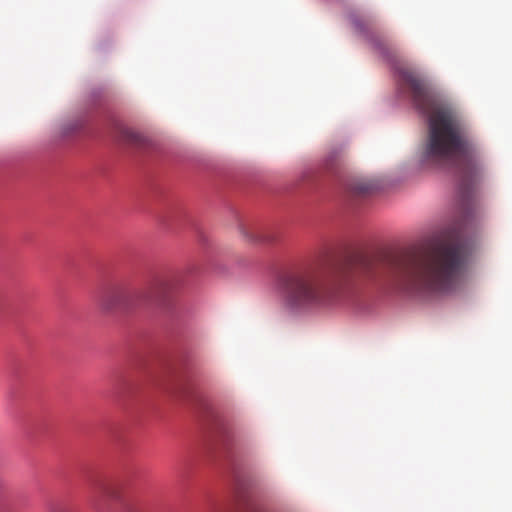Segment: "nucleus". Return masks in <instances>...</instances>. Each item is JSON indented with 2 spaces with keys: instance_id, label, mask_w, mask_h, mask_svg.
Listing matches in <instances>:
<instances>
[{
  "instance_id": "obj_1",
  "label": "nucleus",
  "mask_w": 512,
  "mask_h": 512,
  "mask_svg": "<svg viewBox=\"0 0 512 512\" xmlns=\"http://www.w3.org/2000/svg\"><path fill=\"white\" fill-rule=\"evenodd\" d=\"M399 78L415 108L428 123V137L420 155L422 164L453 167L458 179V213L466 219L478 199L485 166L457 112L441 101L438 92L418 72L404 68Z\"/></svg>"
},
{
  "instance_id": "obj_2",
  "label": "nucleus",
  "mask_w": 512,
  "mask_h": 512,
  "mask_svg": "<svg viewBox=\"0 0 512 512\" xmlns=\"http://www.w3.org/2000/svg\"><path fill=\"white\" fill-rule=\"evenodd\" d=\"M472 243L455 233L431 239L421 250L389 258L377 271V263L363 258L360 268L371 277L407 293L449 292L467 272L472 261Z\"/></svg>"
},
{
  "instance_id": "obj_3",
  "label": "nucleus",
  "mask_w": 512,
  "mask_h": 512,
  "mask_svg": "<svg viewBox=\"0 0 512 512\" xmlns=\"http://www.w3.org/2000/svg\"><path fill=\"white\" fill-rule=\"evenodd\" d=\"M348 277L345 266L317 265L282 276L278 289L288 309L303 311L328 302L345 285Z\"/></svg>"
},
{
  "instance_id": "obj_4",
  "label": "nucleus",
  "mask_w": 512,
  "mask_h": 512,
  "mask_svg": "<svg viewBox=\"0 0 512 512\" xmlns=\"http://www.w3.org/2000/svg\"><path fill=\"white\" fill-rule=\"evenodd\" d=\"M172 289L173 284L169 279L155 280L148 287L134 291L112 288L102 294L99 305L103 310L110 312L149 303H164Z\"/></svg>"
},
{
  "instance_id": "obj_5",
  "label": "nucleus",
  "mask_w": 512,
  "mask_h": 512,
  "mask_svg": "<svg viewBox=\"0 0 512 512\" xmlns=\"http://www.w3.org/2000/svg\"><path fill=\"white\" fill-rule=\"evenodd\" d=\"M240 233L251 243L268 244L276 241L277 234L258 226H241Z\"/></svg>"
},
{
  "instance_id": "obj_6",
  "label": "nucleus",
  "mask_w": 512,
  "mask_h": 512,
  "mask_svg": "<svg viewBox=\"0 0 512 512\" xmlns=\"http://www.w3.org/2000/svg\"><path fill=\"white\" fill-rule=\"evenodd\" d=\"M349 189L355 195H365L373 191L374 184L365 179H356L351 182Z\"/></svg>"
},
{
  "instance_id": "obj_7",
  "label": "nucleus",
  "mask_w": 512,
  "mask_h": 512,
  "mask_svg": "<svg viewBox=\"0 0 512 512\" xmlns=\"http://www.w3.org/2000/svg\"><path fill=\"white\" fill-rule=\"evenodd\" d=\"M92 494L93 498L98 500L102 497L109 496L111 494V489L106 483L99 482L93 488Z\"/></svg>"
},
{
  "instance_id": "obj_8",
  "label": "nucleus",
  "mask_w": 512,
  "mask_h": 512,
  "mask_svg": "<svg viewBox=\"0 0 512 512\" xmlns=\"http://www.w3.org/2000/svg\"><path fill=\"white\" fill-rule=\"evenodd\" d=\"M121 136L124 140L134 144H139L142 140V137L138 133L128 128L121 129Z\"/></svg>"
},
{
  "instance_id": "obj_9",
  "label": "nucleus",
  "mask_w": 512,
  "mask_h": 512,
  "mask_svg": "<svg viewBox=\"0 0 512 512\" xmlns=\"http://www.w3.org/2000/svg\"><path fill=\"white\" fill-rule=\"evenodd\" d=\"M49 512H70L68 508L64 506H52L49 510Z\"/></svg>"
}]
</instances>
